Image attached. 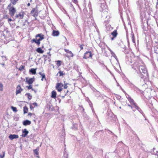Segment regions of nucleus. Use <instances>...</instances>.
<instances>
[{
    "mask_svg": "<svg viewBox=\"0 0 158 158\" xmlns=\"http://www.w3.org/2000/svg\"><path fill=\"white\" fill-rule=\"evenodd\" d=\"M132 68L136 72V70L140 73L142 72L144 74H146L147 77H148V74L147 69L144 65H140L139 63L136 62L133 64L131 65Z\"/></svg>",
    "mask_w": 158,
    "mask_h": 158,
    "instance_id": "obj_1",
    "label": "nucleus"
},
{
    "mask_svg": "<svg viewBox=\"0 0 158 158\" xmlns=\"http://www.w3.org/2000/svg\"><path fill=\"white\" fill-rule=\"evenodd\" d=\"M36 37H39L40 38L38 39H33L31 40V42L32 43L34 42L36 43L38 46H39L40 44V41L44 39V35L42 34H38L36 35Z\"/></svg>",
    "mask_w": 158,
    "mask_h": 158,
    "instance_id": "obj_2",
    "label": "nucleus"
},
{
    "mask_svg": "<svg viewBox=\"0 0 158 158\" xmlns=\"http://www.w3.org/2000/svg\"><path fill=\"white\" fill-rule=\"evenodd\" d=\"M7 8L9 10V14L11 17H13L16 12L15 8L13 6H12L11 3L8 5Z\"/></svg>",
    "mask_w": 158,
    "mask_h": 158,
    "instance_id": "obj_3",
    "label": "nucleus"
},
{
    "mask_svg": "<svg viewBox=\"0 0 158 158\" xmlns=\"http://www.w3.org/2000/svg\"><path fill=\"white\" fill-rule=\"evenodd\" d=\"M108 9H106L105 10H101L102 12V17L105 18L106 19H107V20L109 19L110 18V14L108 12Z\"/></svg>",
    "mask_w": 158,
    "mask_h": 158,
    "instance_id": "obj_4",
    "label": "nucleus"
},
{
    "mask_svg": "<svg viewBox=\"0 0 158 158\" xmlns=\"http://www.w3.org/2000/svg\"><path fill=\"white\" fill-rule=\"evenodd\" d=\"M102 2L101 3V9L100 10V11H101V10H106V9H107V6L106 4L105 3V1H104V0H103L102 1H100Z\"/></svg>",
    "mask_w": 158,
    "mask_h": 158,
    "instance_id": "obj_5",
    "label": "nucleus"
},
{
    "mask_svg": "<svg viewBox=\"0 0 158 158\" xmlns=\"http://www.w3.org/2000/svg\"><path fill=\"white\" fill-rule=\"evenodd\" d=\"M24 16V13L23 11H21L18 14H17L15 17V19H22Z\"/></svg>",
    "mask_w": 158,
    "mask_h": 158,
    "instance_id": "obj_6",
    "label": "nucleus"
},
{
    "mask_svg": "<svg viewBox=\"0 0 158 158\" xmlns=\"http://www.w3.org/2000/svg\"><path fill=\"white\" fill-rule=\"evenodd\" d=\"M92 56V53L91 52L88 51L85 52L83 56V58L87 59L90 57H91Z\"/></svg>",
    "mask_w": 158,
    "mask_h": 158,
    "instance_id": "obj_7",
    "label": "nucleus"
},
{
    "mask_svg": "<svg viewBox=\"0 0 158 158\" xmlns=\"http://www.w3.org/2000/svg\"><path fill=\"white\" fill-rule=\"evenodd\" d=\"M28 77H26V81L29 85H31L34 81L35 78L34 77L32 78H31L28 80Z\"/></svg>",
    "mask_w": 158,
    "mask_h": 158,
    "instance_id": "obj_8",
    "label": "nucleus"
},
{
    "mask_svg": "<svg viewBox=\"0 0 158 158\" xmlns=\"http://www.w3.org/2000/svg\"><path fill=\"white\" fill-rule=\"evenodd\" d=\"M23 90V89L21 88L20 85H18L16 88V95H17L18 94L21 93Z\"/></svg>",
    "mask_w": 158,
    "mask_h": 158,
    "instance_id": "obj_9",
    "label": "nucleus"
},
{
    "mask_svg": "<svg viewBox=\"0 0 158 158\" xmlns=\"http://www.w3.org/2000/svg\"><path fill=\"white\" fill-rule=\"evenodd\" d=\"M22 134L21 135L22 137H25L27 135L29 132L26 129H24L22 131Z\"/></svg>",
    "mask_w": 158,
    "mask_h": 158,
    "instance_id": "obj_10",
    "label": "nucleus"
},
{
    "mask_svg": "<svg viewBox=\"0 0 158 158\" xmlns=\"http://www.w3.org/2000/svg\"><path fill=\"white\" fill-rule=\"evenodd\" d=\"M19 138V135L16 134H10L9 136V138L11 140H13L15 139H17Z\"/></svg>",
    "mask_w": 158,
    "mask_h": 158,
    "instance_id": "obj_11",
    "label": "nucleus"
},
{
    "mask_svg": "<svg viewBox=\"0 0 158 158\" xmlns=\"http://www.w3.org/2000/svg\"><path fill=\"white\" fill-rule=\"evenodd\" d=\"M31 14H34L33 16L35 17H37L38 15V13L37 11H35V8L32 9L31 12Z\"/></svg>",
    "mask_w": 158,
    "mask_h": 158,
    "instance_id": "obj_12",
    "label": "nucleus"
},
{
    "mask_svg": "<svg viewBox=\"0 0 158 158\" xmlns=\"http://www.w3.org/2000/svg\"><path fill=\"white\" fill-rule=\"evenodd\" d=\"M136 3L139 7H141L143 4V0H136Z\"/></svg>",
    "mask_w": 158,
    "mask_h": 158,
    "instance_id": "obj_13",
    "label": "nucleus"
},
{
    "mask_svg": "<svg viewBox=\"0 0 158 158\" xmlns=\"http://www.w3.org/2000/svg\"><path fill=\"white\" fill-rule=\"evenodd\" d=\"M39 74L42 77L41 78V81H43L44 79L45 81H47V79L45 77V74L44 73H42L41 72H40L39 73Z\"/></svg>",
    "mask_w": 158,
    "mask_h": 158,
    "instance_id": "obj_14",
    "label": "nucleus"
},
{
    "mask_svg": "<svg viewBox=\"0 0 158 158\" xmlns=\"http://www.w3.org/2000/svg\"><path fill=\"white\" fill-rule=\"evenodd\" d=\"M23 125L27 126L30 125L31 124V122L29 120H26L24 121L23 122Z\"/></svg>",
    "mask_w": 158,
    "mask_h": 158,
    "instance_id": "obj_15",
    "label": "nucleus"
},
{
    "mask_svg": "<svg viewBox=\"0 0 158 158\" xmlns=\"http://www.w3.org/2000/svg\"><path fill=\"white\" fill-rule=\"evenodd\" d=\"M36 69L31 68L29 70V72L30 74H35L36 73Z\"/></svg>",
    "mask_w": 158,
    "mask_h": 158,
    "instance_id": "obj_16",
    "label": "nucleus"
},
{
    "mask_svg": "<svg viewBox=\"0 0 158 158\" xmlns=\"http://www.w3.org/2000/svg\"><path fill=\"white\" fill-rule=\"evenodd\" d=\"M37 104L36 102H34L30 105V109L31 110L33 109L35 106H37Z\"/></svg>",
    "mask_w": 158,
    "mask_h": 158,
    "instance_id": "obj_17",
    "label": "nucleus"
},
{
    "mask_svg": "<svg viewBox=\"0 0 158 158\" xmlns=\"http://www.w3.org/2000/svg\"><path fill=\"white\" fill-rule=\"evenodd\" d=\"M56 92L54 91H52V95L51 97L53 98H56Z\"/></svg>",
    "mask_w": 158,
    "mask_h": 158,
    "instance_id": "obj_18",
    "label": "nucleus"
},
{
    "mask_svg": "<svg viewBox=\"0 0 158 158\" xmlns=\"http://www.w3.org/2000/svg\"><path fill=\"white\" fill-rule=\"evenodd\" d=\"M59 34V31H53L52 33V35L53 36H58Z\"/></svg>",
    "mask_w": 158,
    "mask_h": 158,
    "instance_id": "obj_19",
    "label": "nucleus"
},
{
    "mask_svg": "<svg viewBox=\"0 0 158 158\" xmlns=\"http://www.w3.org/2000/svg\"><path fill=\"white\" fill-rule=\"evenodd\" d=\"M68 153L66 152V149L65 148L64 149V157L65 158H68Z\"/></svg>",
    "mask_w": 158,
    "mask_h": 158,
    "instance_id": "obj_20",
    "label": "nucleus"
},
{
    "mask_svg": "<svg viewBox=\"0 0 158 158\" xmlns=\"http://www.w3.org/2000/svg\"><path fill=\"white\" fill-rule=\"evenodd\" d=\"M114 37H116L117 35V32L116 30H114L113 32L111 33Z\"/></svg>",
    "mask_w": 158,
    "mask_h": 158,
    "instance_id": "obj_21",
    "label": "nucleus"
},
{
    "mask_svg": "<svg viewBox=\"0 0 158 158\" xmlns=\"http://www.w3.org/2000/svg\"><path fill=\"white\" fill-rule=\"evenodd\" d=\"M36 52L40 53H43L44 51L42 50L41 48H38L36 49Z\"/></svg>",
    "mask_w": 158,
    "mask_h": 158,
    "instance_id": "obj_22",
    "label": "nucleus"
},
{
    "mask_svg": "<svg viewBox=\"0 0 158 158\" xmlns=\"http://www.w3.org/2000/svg\"><path fill=\"white\" fill-rule=\"evenodd\" d=\"M106 31L107 32V31H110L113 29V28L110 25H107L106 27Z\"/></svg>",
    "mask_w": 158,
    "mask_h": 158,
    "instance_id": "obj_23",
    "label": "nucleus"
},
{
    "mask_svg": "<svg viewBox=\"0 0 158 158\" xmlns=\"http://www.w3.org/2000/svg\"><path fill=\"white\" fill-rule=\"evenodd\" d=\"M136 72H137L138 74H139V76L142 79H144V75H143V74H142V72L140 73L137 70H136Z\"/></svg>",
    "mask_w": 158,
    "mask_h": 158,
    "instance_id": "obj_24",
    "label": "nucleus"
},
{
    "mask_svg": "<svg viewBox=\"0 0 158 158\" xmlns=\"http://www.w3.org/2000/svg\"><path fill=\"white\" fill-rule=\"evenodd\" d=\"M112 56H113L117 60L118 58L115 53L111 50H110Z\"/></svg>",
    "mask_w": 158,
    "mask_h": 158,
    "instance_id": "obj_25",
    "label": "nucleus"
},
{
    "mask_svg": "<svg viewBox=\"0 0 158 158\" xmlns=\"http://www.w3.org/2000/svg\"><path fill=\"white\" fill-rule=\"evenodd\" d=\"M25 96L27 97L28 99L29 100H31L32 98V96L31 95L30 93H26L25 94Z\"/></svg>",
    "mask_w": 158,
    "mask_h": 158,
    "instance_id": "obj_26",
    "label": "nucleus"
},
{
    "mask_svg": "<svg viewBox=\"0 0 158 158\" xmlns=\"http://www.w3.org/2000/svg\"><path fill=\"white\" fill-rule=\"evenodd\" d=\"M77 127V125L76 123L73 124V126L72 127V129L73 130H76Z\"/></svg>",
    "mask_w": 158,
    "mask_h": 158,
    "instance_id": "obj_27",
    "label": "nucleus"
},
{
    "mask_svg": "<svg viewBox=\"0 0 158 158\" xmlns=\"http://www.w3.org/2000/svg\"><path fill=\"white\" fill-rule=\"evenodd\" d=\"M23 112H24V114H26L27 113L28 111V108L26 106H25L23 107Z\"/></svg>",
    "mask_w": 158,
    "mask_h": 158,
    "instance_id": "obj_28",
    "label": "nucleus"
},
{
    "mask_svg": "<svg viewBox=\"0 0 158 158\" xmlns=\"http://www.w3.org/2000/svg\"><path fill=\"white\" fill-rule=\"evenodd\" d=\"M134 105L135 106V108L139 111L140 110H141V109L137 105L136 103H134Z\"/></svg>",
    "mask_w": 158,
    "mask_h": 158,
    "instance_id": "obj_29",
    "label": "nucleus"
},
{
    "mask_svg": "<svg viewBox=\"0 0 158 158\" xmlns=\"http://www.w3.org/2000/svg\"><path fill=\"white\" fill-rule=\"evenodd\" d=\"M11 3L13 5H15L19 0H10Z\"/></svg>",
    "mask_w": 158,
    "mask_h": 158,
    "instance_id": "obj_30",
    "label": "nucleus"
},
{
    "mask_svg": "<svg viewBox=\"0 0 158 158\" xmlns=\"http://www.w3.org/2000/svg\"><path fill=\"white\" fill-rule=\"evenodd\" d=\"M131 39L132 40L133 43H135V40L134 39V34L132 32H131Z\"/></svg>",
    "mask_w": 158,
    "mask_h": 158,
    "instance_id": "obj_31",
    "label": "nucleus"
},
{
    "mask_svg": "<svg viewBox=\"0 0 158 158\" xmlns=\"http://www.w3.org/2000/svg\"><path fill=\"white\" fill-rule=\"evenodd\" d=\"M56 89L59 92H60L62 90V88L60 87V86H59L58 87H57V85H56Z\"/></svg>",
    "mask_w": 158,
    "mask_h": 158,
    "instance_id": "obj_32",
    "label": "nucleus"
},
{
    "mask_svg": "<svg viewBox=\"0 0 158 158\" xmlns=\"http://www.w3.org/2000/svg\"><path fill=\"white\" fill-rule=\"evenodd\" d=\"M26 87L28 89H32V90L35 91L34 89H32V86L31 85H29V86H27Z\"/></svg>",
    "mask_w": 158,
    "mask_h": 158,
    "instance_id": "obj_33",
    "label": "nucleus"
},
{
    "mask_svg": "<svg viewBox=\"0 0 158 158\" xmlns=\"http://www.w3.org/2000/svg\"><path fill=\"white\" fill-rule=\"evenodd\" d=\"M88 7H89V8L90 10V11H91V12L92 11V6H91V2L90 1H89V3L88 4Z\"/></svg>",
    "mask_w": 158,
    "mask_h": 158,
    "instance_id": "obj_34",
    "label": "nucleus"
},
{
    "mask_svg": "<svg viewBox=\"0 0 158 158\" xmlns=\"http://www.w3.org/2000/svg\"><path fill=\"white\" fill-rule=\"evenodd\" d=\"M11 108L12 110L14 112H16L17 111V108L16 107L14 106H11Z\"/></svg>",
    "mask_w": 158,
    "mask_h": 158,
    "instance_id": "obj_35",
    "label": "nucleus"
},
{
    "mask_svg": "<svg viewBox=\"0 0 158 158\" xmlns=\"http://www.w3.org/2000/svg\"><path fill=\"white\" fill-rule=\"evenodd\" d=\"M56 85H57V87L60 86L62 88L63 86V84L61 83H57Z\"/></svg>",
    "mask_w": 158,
    "mask_h": 158,
    "instance_id": "obj_36",
    "label": "nucleus"
},
{
    "mask_svg": "<svg viewBox=\"0 0 158 158\" xmlns=\"http://www.w3.org/2000/svg\"><path fill=\"white\" fill-rule=\"evenodd\" d=\"M61 61L60 60H57L56 61V65L58 66H60L61 65Z\"/></svg>",
    "mask_w": 158,
    "mask_h": 158,
    "instance_id": "obj_37",
    "label": "nucleus"
},
{
    "mask_svg": "<svg viewBox=\"0 0 158 158\" xmlns=\"http://www.w3.org/2000/svg\"><path fill=\"white\" fill-rule=\"evenodd\" d=\"M128 100L131 103H133L134 104V103H135L134 102L133 100L131 98H129V99H128Z\"/></svg>",
    "mask_w": 158,
    "mask_h": 158,
    "instance_id": "obj_38",
    "label": "nucleus"
},
{
    "mask_svg": "<svg viewBox=\"0 0 158 158\" xmlns=\"http://www.w3.org/2000/svg\"><path fill=\"white\" fill-rule=\"evenodd\" d=\"M71 94V92H69L68 90H67V91L65 92V96L69 95Z\"/></svg>",
    "mask_w": 158,
    "mask_h": 158,
    "instance_id": "obj_39",
    "label": "nucleus"
},
{
    "mask_svg": "<svg viewBox=\"0 0 158 158\" xmlns=\"http://www.w3.org/2000/svg\"><path fill=\"white\" fill-rule=\"evenodd\" d=\"M115 97H116V98H117V99L118 100H120L121 98V97L119 95L117 94H115Z\"/></svg>",
    "mask_w": 158,
    "mask_h": 158,
    "instance_id": "obj_40",
    "label": "nucleus"
},
{
    "mask_svg": "<svg viewBox=\"0 0 158 158\" xmlns=\"http://www.w3.org/2000/svg\"><path fill=\"white\" fill-rule=\"evenodd\" d=\"M101 132H102V131H98L96 132L95 133V134H94L95 136H97L98 135V134L99 133H101Z\"/></svg>",
    "mask_w": 158,
    "mask_h": 158,
    "instance_id": "obj_41",
    "label": "nucleus"
},
{
    "mask_svg": "<svg viewBox=\"0 0 158 158\" xmlns=\"http://www.w3.org/2000/svg\"><path fill=\"white\" fill-rule=\"evenodd\" d=\"M34 152L35 154L36 155H38V150L37 149H35L34 150Z\"/></svg>",
    "mask_w": 158,
    "mask_h": 158,
    "instance_id": "obj_42",
    "label": "nucleus"
},
{
    "mask_svg": "<svg viewBox=\"0 0 158 158\" xmlns=\"http://www.w3.org/2000/svg\"><path fill=\"white\" fill-rule=\"evenodd\" d=\"M24 66L23 65H21L19 68V70L20 71H22L24 69Z\"/></svg>",
    "mask_w": 158,
    "mask_h": 158,
    "instance_id": "obj_43",
    "label": "nucleus"
},
{
    "mask_svg": "<svg viewBox=\"0 0 158 158\" xmlns=\"http://www.w3.org/2000/svg\"><path fill=\"white\" fill-rule=\"evenodd\" d=\"M2 153H3V154L2 155L1 154L0 155V158H3L4 157V156H5V152H2Z\"/></svg>",
    "mask_w": 158,
    "mask_h": 158,
    "instance_id": "obj_44",
    "label": "nucleus"
},
{
    "mask_svg": "<svg viewBox=\"0 0 158 158\" xmlns=\"http://www.w3.org/2000/svg\"><path fill=\"white\" fill-rule=\"evenodd\" d=\"M3 85L1 83H0V90L2 91L3 90Z\"/></svg>",
    "mask_w": 158,
    "mask_h": 158,
    "instance_id": "obj_45",
    "label": "nucleus"
},
{
    "mask_svg": "<svg viewBox=\"0 0 158 158\" xmlns=\"http://www.w3.org/2000/svg\"><path fill=\"white\" fill-rule=\"evenodd\" d=\"M96 92V96L97 97H98L100 96V93L99 92L97 91Z\"/></svg>",
    "mask_w": 158,
    "mask_h": 158,
    "instance_id": "obj_46",
    "label": "nucleus"
},
{
    "mask_svg": "<svg viewBox=\"0 0 158 158\" xmlns=\"http://www.w3.org/2000/svg\"><path fill=\"white\" fill-rule=\"evenodd\" d=\"M157 49H158V48L157 47H154V52L157 54V53H158V51H157Z\"/></svg>",
    "mask_w": 158,
    "mask_h": 158,
    "instance_id": "obj_47",
    "label": "nucleus"
},
{
    "mask_svg": "<svg viewBox=\"0 0 158 158\" xmlns=\"http://www.w3.org/2000/svg\"><path fill=\"white\" fill-rule=\"evenodd\" d=\"M141 114H142L143 115V116L145 118V119H146L145 118V114H144L143 113V111H142V110H140L139 111Z\"/></svg>",
    "mask_w": 158,
    "mask_h": 158,
    "instance_id": "obj_48",
    "label": "nucleus"
},
{
    "mask_svg": "<svg viewBox=\"0 0 158 158\" xmlns=\"http://www.w3.org/2000/svg\"><path fill=\"white\" fill-rule=\"evenodd\" d=\"M59 73L60 76H63L64 75V74L63 73V72L62 71H60Z\"/></svg>",
    "mask_w": 158,
    "mask_h": 158,
    "instance_id": "obj_49",
    "label": "nucleus"
},
{
    "mask_svg": "<svg viewBox=\"0 0 158 158\" xmlns=\"http://www.w3.org/2000/svg\"><path fill=\"white\" fill-rule=\"evenodd\" d=\"M69 56H70V57H72L73 56V54L72 53V52H71V51H70L69 52Z\"/></svg>",
    "mask_w": 158,
    "mask_h": 158,
    "instance_id": "obj_50",
    "label": "nucleus"
},
{
    "mask_svg": "<svg viewBox=\"0 0 158 158\" xmlns=\"http://www.w3.org/2000/svg\"><path fill=\"white\" fill-rule=\"evenodd\" d=\"M4 23L3 22H0V28L2 27H4Z\"/></svg>",
    "mask_w": 158,
    "mask_h": 158,
    "instance_id": "obj_51",
    "label": "nucleus"
},
{
    "mask_svg": "<svg viewBox=\"0 0 158 158\" xmlns=\"http://www.w3.org/2000/svg\"><path fill=\"white\" fill-rule=\"evenodd\" d=\"M68 84V83H65L64 85V89H67L68 87L67 85Z\"/></svg>",
    "mask_w": 158,
    "mask_h": 158,
    "instance_id": "obj_52",
    "label": "nucleus"
},
{
    "mask_svg": "<svg viewBox=\"0 0 158 158\" xmlns=\"http://www.w3.org/2000/svg\"><path fill=\"white\" fill-rule=\"evenodd\" d=\"M128 84L131 87L134 86V85L129 81H128Z\"/></svg>",
    "mask_w": 158,
    "mask_h": 158,
    "instance_id": "obj_53",
    "label": "nucleus"
},
{
    "mask_svg": "<svg viewBox=\"0 0 158 158\" xmlns=\"http://www.w3.org/2000/svg\"><path fill=\"white\" fill-rule=\"evenodd\" d=\"M64 50L65 52H66L68 53H69V52L70 51L69 50L67 49H64Z\"/></svg>",
    "mask_w": 158,
    "mask_h": 158,
    "instance_id": "obj_54",
    "label": "nucleus"
},
{
    "mask_svg": "<svg viewBox=\"0 0 158 158\" xmlns=\"http://www.w3.org/2000/svg\"><path fill=\"white\" fill-rule=\"evenodd\" d=\"M72 1L73 2H74L75 3L77 4L78 3L77 0H72Z\"/></svg>",
    "mask_w": 158,
    "mask_h": 158,
    "instance_id": "obj_55",
    "label": "nucleus"
},
{
    "mask_svg": "<svg viewBox=\"0 0 158 158\" xmlns=\"http://www.w3.org/2000/svg\"><path fill=\"white\" fill-rule=\"evenodd\" d=\"M128 106H130V107H131L132 109L133 108H135V106H134V105L133 104V106H131V105H129V104H128Z\"/></svg>",
    "mask_w": 158,
    "mask_h": 158,
    "instance_id": "obj_56",
    "label": "nucleus"
},
{
    "mask_svg": "<svg viewBox=\"0 0 158 158\" xmlns=\"http://www.w3.org/2000/svg\"><path fill=\"white\" fill-rule=\"evenodd\" d=\"M92 89L93 91L94 92H96L97 90L96 89L92 87L91 88Z\"/></svg>",
    "mask_w": 158,
    "mask_h": 158,
    "instance_id": "obj_57",
    "label": "nucleus"
},
{
    "mask_svg": "<svg viewBox=\"0 0 158 158\" xmlns=\"http://www.w3.org/2000/svg\"><path fill=\"white\" fill-rule=\"evenodd\" d=\"M88 20L89 21V23H88V24H90H90H91V22L89 21H90V20H91L92 21V18H89V19H88Z\"/></svg>",
    "mask_w": 158,
    "mask_h": 158,
    "instance_id": "obj_58",
    "label": "nucleus"
},
{
    "mask_svg": "<svg viewBox=\"0 0 158 158\" xmlns=\"http://www.w3.org/2000/svg\"><path fill=\"white\" fill-rule=\"evenodd\" d=\"M83 45H80V47L81 48V50H82L83 49Z\"/></svg>",
    "mask_w": 158,
    "mask_h": 158,
    "instance_id": "obj_59",
    "label": "nucleus"
},
{
    "mask_svg": "<svg viewBox=\"0 0 158 158\" xmlns=\"http://www.w3.org/2000/svg\"><path fill=\"white\" fill-rule=\"evenodd\" d=\"M12 21V19L10 18H9L8 19V22L10 24V22H11Z\"/></svg>",
    "mask_w": 158,
    "mask_h": 158,
    "instance_id": "obj_60",
    "label": "nucleus"
},
{
    "mask_svg": "<svg viewBox=\"0 0 158 158\" xmlns=\"http://www.w3.org/2000/svg\"><path fill=\"white\" fill-rule=\"evenodd\" d=\"M80 107H81L82 108V112H84V109L83 108V106H80Z\"/></svg>",
    "mask_w": 158,
    "mask_h": 158,
    "instance_id": "obj_61",
    "label": "nucleus"
},
{
    "mask_svg": "<svg viewBox=\"0 0 158 158\" xmlns=\"http://www.w3.org/2000/svg\"><path fill=\"white\" fill-rule=\"evenodd\" d=\"M89 105L90 106V107H91V108L92 107L93 104H92V103L91 102H90V103H89Z\"/></svg>",
    "mask_w": 158,
    "mask_h": 158,
    "instance_id": "obj_62",
    "label": "nucleus"
},
{
    "mask_svg": "<svg viewBox=\"0 0 158 158\" xmlns=\"http://www.w3.org/2000/svg\"><path fill=\"white\" fill-rule=\"evenodd\" d=\"M123 143L122 142H119L118 143V145H120V144H123Z\"/></svg>",
    "mask_w": 158,
    "mask_h": 158,
    "instance_id": "obj_63",
    "label": "nucleus"
},
{
    "mask_svg": "<svg viewBox=\"0 0 158 158\" xmlns=\"http://www.w3.org/2000/svg\"><path fill=\"white\" fill-rule=\"evenodd\" d=\"M2 58H3V59L4 60H6V57L4 56H2Z\"/></svg>",
    "mask_w": 158,
    "mask_h": 158,
    "instance_id": "obj_64",
    "label": "nucleus"
}]
</instances>
